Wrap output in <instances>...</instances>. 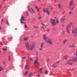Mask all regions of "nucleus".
Returning <instances> with one entry per match:
<instances>
[{
	"label": "nucleus",
	"mask_w": 77,
	"mask_h": 77,
	"mask_svg": "<svg viewBox=\"0 0 77 77\" xmlns=\"http://www.w3.org/2000/svg\"><path fill=\"white\" fill-rule=\"evenodd\" d=\"M43 39L45 40L46 43H49L50 45H51L53 44V41L46 36V35L44 34L43 35Z\"/></svg>",
	"instance_id": "f257e3e1"
},
{
	"label": "nucleus",
	"mask_w": 77,
	"mask_h": 77,
	"mask_svg": "<svg viewBox=\"0 0 77 77\" xmlns=\"http://www.w3.org/2000/svg\"><path fill=\"white\" fill-rule=\"evenodd\" d=\"M36 60H35L34 61V65L35 66V67H38V66H39L40 65L38 61V57H36Z\"/></svg>",
	"instance_id": "f03ea898"
},
{
	"label": "nucleus",
	"mask_w": 77,
	"mask_h": 77,
	"mask_svg": "<svg viewBox=\"0 0 77 77\" xmlns=\"http://www.w3.org/2000/svg\"><path fill=\"white\" fill-rule=\"evenodd\" d=\"M35 43L34 42H33L32 44L30 45L29 46V50L30 49V50H32L33 48H35Z\"/></svg>",
	"instance_id": "7ed1b4c3"
},
{
	"label": "nucleus",
	"mask_w": 77,
	"mask_h": 77,
	"mask_svg": "<svg viewBox=\"0 0 77 77\" xmlns=\"http://www.w3.org/2000/svg\"><path fill=\"white\" fill-rule=\"evenodd\" d=\"M51 23L52 26H54L56 25V20L54 19H50Z\"/></svg>",
	"instance_id": "20e7f679"
},
{
	"label": "nucleus",
	"mask_w": 77,
	"mask_h": 77,
	"mask_svg": "<svg viewBox=\"0 0 77 77\" xmlns=\"http://www.w3.org/2000/svg\"><path fill=\"white\" fill-rule=\"evenodd\" d=\"M72 33H75V35H77V28H76L72 30Z\"/></svg>",
	"instance_id": "39448f33"
},
{
	"label": "nucleus",
	"mask_w": 77,
	"mask_h": 77,
	"mask_svg": "<svg viewBox=\"0 0 77 77\" xmlns=\"http://www.w3.org/2000/svg\"><path fill=\"white\" fill-rule=\"evenodd\" d=\"M25 44L27 49L28 50H29V42H25Z\"/></svg>",
	"instance_id": "423d86ee"
},
{
	"label": "nucleus",
	"mask_w": 77,
	"mask_h": 77,
	"mask_svg": "<svg viewBox=\"0 0 77 77\" xmlns=\"http://www.w3.org/2000/svg\"><path fill=\"white\" fill-rule=\"evenodd\" d=\"M72 60V62H75L77 60V57H74Z\"/></svg>",
	"instance_id": "0eeeda50"
},
{
	"label": "nucleus",
	"mask_w": 77,
	"mask_h": 77,
	"mask_svg": "<svg viewBox=\"0 0 77 77\" xmlns=\"http://www.w3.org/2000/svg\"><path fill=\"white\" fill-rule=\"evenodd\" d=\"M70 28V26L69 25H68L66 27V30L67 31V32L68 33H70V32L69 31V30H68V29H69Z\"/></svg>",
	"instance_id": "6e6552de"
},
{
	"label": "nucleus",
	"mask_w": 77,
	"mask_h": 77,
	"mask_svg": "<svg viewBox=\"0 0 77 77\" xmlns=\"http://www.w3.org/2000/svg\"><path fill=\"white\" fill-rule=\"evenodd\" d=\"M71 61H72V60H71V59L69 61H68L67 62V64L69 65H72V63L71 62Z\"/></svg>",
	"instance_id": "1a4fd4ad"
},
{
	"label": "nucleus",
	"mask_w": 77,
	"mask_h": 77,
	"mask_svg": "<svg viewBox=\"0 0 77 77\" xmlns=\"http://www.w3.org/2000/svg\"><path fill=\"white\" fill-rule=\"evenodd\" d=\"M65 15L61 19V22H63L65 20Z\"/></svg>",
	"instance_id": "9d476101"
},
{
	"label": "nucleus",
	"mask_w": 77,
	"mask_h": 77,
	"mask_svg": "<svg viewBox=\"0 0 77 77\" xmlns=\"http://www.w3.org/2000/svg\"><path fill=\"white\" fill-rule=\"evenodd\" d=\"M23 39L24 41H28L29 39V36H27L26 37H24Z\"/></svg>",
	"instance_id": "9b49d317"
},
{
	"label": "nucleus",
	"mask_w": 77,
	"mask_h": 77,
	"mask_svg": "<svg viewBox=\"0 0 77 77\" xmlns=\"http://www.w3.org/2000/svg\"><path fill=\"white\" fill-rule=\"evenodd\" d=\"M41 25H42V26L41 27L42 29H45V27H46V26L45 25L42 23H41Z\"/></svg>",
	"instance_id": "f8f14e48"
},
{
	"label": "nucleus",
	"mask_w": 77,
	"mask_h": 77,
	"mask_svg": "<svg viewBox=\"0 0 77 77\" xmlns=\"http://www.w3.org/2000/svg\"><path fill=\"white\" fill-rule=\"evenodd\" d=\"M21 20H23V21H27L26 19L24 16H22L21 17Z\"/></svg>",
	"instance_id": "ddd939ff"
},
{
	"label": "nucleus",
	"mask_w": 77,
	"mask_h": 77,
	"mask_svg": "<svg viewBox=\"0 0 77 77\" xmlns=\"http://www.w3.org/2000/svg\"><path fill=\"white\" fill-rule=\"evenodd\" d=\"M44 42H41V44L40 45L41 48H42L43 47V46H44Z\"/></svg>",
	"instance_id": "4468645a"
},
{
	"label": "nucleus",
	"mask_w": 77,
	"mask_h": 77,
	"mask_svg": "<svg viewBox=\"0 0 77 77\" xmlns=\"http://www.w3.org/2000/svg\"><path fill=\"white\" fill-rule=\"evenodd\" d=\"M66 42H67V40L66 39H65L64 40L63 42V44H65Z\"/></svg>",
	"instance_id": "2eb2a0df"
},
{
	"label": "nucleus",
	"mask_w": 77,
	"mask_h": 77,
	"mask_svg": "<svg viewBox=\"0 0 77 77\" xmlns=\"http://www.w3.org/2000/svg\"><path fill=\"white\" fill-rule=\"evenodd\" d=\"M73 4V1H70L69 3V6H72Z\"/></svg>",
	"instance_id": "dca6fc26"
},
{
	"label": "nucleus",
	"mask_w": 77,
	"mask_h": 77,
	"mask_svg": "<svg viewBox=\"0 0 77 77\" xmlns=\"http://www.w3.org/2000/svg\"><path fill=\"white\" fill-rule=\"evenodd\" d=\"M29 65H26L25 67V69H29Z\"/></svg>",
	"instance_id": "f3484780"
},
{
	"label": "nucleus",
	"mask_w": 77,
	"mask_h": 77,
	"mask_svg": "<svg viewBox=\"0 0 77 77\" xmlns=\"http://www.w3.org/2000/svg\"><path fill=\"white\" fill-rule=\"evenodd\" d=\"M68 57V56H65L63 57L64 59H66Z\"/></svg>",
	"instance_id": "a211bd4d"
},
{
	"label": "nucleus",
	"mask_w": 77,
	"mask_h": 77,
	"mask_svg": "<svg viewBox=\"0 0 77 77\" xmlns=\"http://www.w3.org/2000/svg\"><path fill=\"white\" fill-rule=\"evenodd\" d=\"M46 12L48 15H50V12H49V11L48 10H46Z\"/></svg>",
	"instance_id": "6ab92c4d"
},
{
	"label": "nucleus",
	"mask_w": 77,
	"mask_h": 77,
	"mask_svg": "<svg viewBox=\"0 0 77 77\" xmlns=\"http://www.w3.org/2000/svg\"><path fill=\"white\" fill-rule=\"evenodd\" d=\"M74 54L76 56H77V51H75V52Z\"/></svg>",
	"instance_id": "aec40b11"
},
{
	"label": "nucleus",
	"mask_w": 77,
	"mask_h": 77,
	"mask_svg": "<svg viewBox=\"0 0 77 77\" xmlns=\"http://www.w3.org/2000/svg\"><path fill=\"white\" fill-rule=\"evenodd\" d=\"M33 27H34V28H35V29H39V27L38 26H33Z\"/></svg>",
	"instance_id": "412c9836"
},
{
	"label": "nucleus",
	"mask_w": 77,
	"mask_h": 77,
	"mask_svg": "<svg viewBox=\"0 0 77 77\" xmlns=\"http://www.w3.org/2000/svg\"><path fill=\"white\" fill-rule=\"evenodd\" d=\"M74 45H69V47H74Z\"/></svg>",
	"instance_id": "4be33fe9"
},
{
	"label": "nucleus",
	"mask_w": 77,
	"mask_h": 77,
	"mask_svg": "<svg viewBox=\"0 0 77 77\" xmlns=\"http://www.w3.org/2000/svg\"><path fill=\"white\" fill-rule=\"evenodd\" d=\"M8 57L9 60H11V57L10 56H8Z\"/></svg>",
	"instance_id": "5701e85b"
},
{
	"label": "nucleus",
	"mask_w": 77,
	"mask_h": 77,
	"mask_svg": "<svg viewBox=\"0 0 77 77\" xmlns=\"http://www.w3.org/2000/svg\"><path fill=\"white\" fill-rule=\"evenodd\" d=\"M52 66H53V67L54 68H56V67H57V66H55L54 65V64L52 65Z\"/></svg>",
	"instance_id": "b1692460"
},
{
	"label": "nucleus",
	"mask_w": 77,
	"mask_h": 77,
	"mask_svg": "<svg viewBox=\"0 0 77 77\" xmlns=\"http://www.w3.org/2000/svg\"><path fill=\"white\" fill-rule=\"evenodd\" d=\"M32 73H31L29 75L28 77H32Z\"/></svg>",
	"instance_id": "393cba45"
},
{
	"label": "nucleus",
	"mask_w": 77,
	"mask_h": 77,
	"mask_svg": "<svg viewBox=\"0 0 77 77\" xmlns=\"http://www.w3.org/2000/svg\"><path fill=\"white\" fill-rule=\"evenodd\" d=\"M75 8V5H74L72 7V8L71 9V10L72 11V10H73V9H74V8Z\"/></svg>",
	"instance_id": "a878e982"
},
{
	"label": "nucleus",
	"mask_w": 77,
	"mask_h": 77,
	"mask_svg": "<svg viewBox=\"0 0 77 77\" xmlns=\"http://www.w3.org/2000/svg\"><path fill=\"white\" fill-rule=\"evenodd\" d=\"M28 71H27L25 73H24V75L26 76V75H27V73H28Z\"/></svg>",
	"instance_id": "bb28decb"
},
{
	"label": "nucleus",
	"mask_w": 77,
	"mask_h": 77,
	"mask_svg": "<svg viewBox=\"0 0 77 77\" xmlns=\"http://www.w3.org/2000/svg\"><path fill=\"white\" fill-rule=\"evenodd\" d=\"M2 50H3V51H7V49H6L5 48H4L3 49H2Z\"/></svg>",
	"instance_id": "cd10ccee"
},
{
	"label": "nucleus",
	"mask_w": 77,
	"mask_h": 77,
	"mask_svg": "<svg viewBox=\"0 0 77 77\" xmlns=\"http://www.w3.org/2000/svg\"><path fill=\"white\" fill-rule=\"evenodd\" d=\"M56 22L57 24H59V20L58 19H57L56 20Z\"/></svg>",
	"instance_id": "c85d7f7f"
},
{
	"label": "nucleus",
	"mask_w": 77,
	"mask_h": 77,
	"mask_svg": "<svg viewBox=\"0 0 77 77\" xmlns=\"http://www.w3.org/2000/svg\"><path fill=\"white\" fill-rule=\"evenodd\" d=\"M72 14V11H69V15H71Z\"/></svg>",
	"instance_id": "c756f323"
},
{
	"label": "nucleus",
	"mask_w": 77,
	"mask_h": 77,
	"mask_svg": "<svg viewBox=\"0 0 77 77\" xmlns=\"http://www.w3.org/2000/svg\"><path fill=\"white\" fill-rule=\"evenodd\" d=\"M28 9L29 11H30V12L31 13H32V11H30V9L29 8V6H28Z\"/></svg>",
	"instance_id": "7c9ffc66"
},
{
	"label": "nucleus",
	"mask_w": 77,
	"mask_h": 77,
	"mask_svg": "<svg viewBox=\"0 0 77 77\" xmlns=\"http://www.w3.org/2000/svg\"><path fill=\"white\" fill-rule=\"evenodd\" d=\"M45 74H46V75H47V74H48V72L47 71V70L45 71Z\"/></svg>",
	"instance_id": "2f4dec72"
},
{
	"label": "nucleus",
	"mask_w": 77,
	"mask_h": 77,
	"mask_svg": "<svg viewBox=\"0 0 77 77\" xmlns=\"http://www.w3.org/2000/svg\"><path fill=\"white\" fill-rule=\"evenodd\" d=\"M35 9L37 10L38 12H39V10H38V7H37V6H35Z\"/></svg>",
	"instance_id": "473e14b6"
},
{
	"label": "nucleus",
	"mask_w": 77,
	"mask_h": 77,
	"mask_svg": "<svg viewBox=\"0 0 77 77\" xmlns=\"http://www.w3.org/2000/svg\"><path fill=\"white\" fill-rule=\"evenodd\" d=\"M38 19H39V20H41L42 18V17L41 16L39 17L38 18Z\"/></svg>",
	"instance_id": "72a5a7b5"
},
{
	"label": "nucleus",
	"mask_w": 77,
	"mask_h": 77,
	"mask_svg": "<svg viewBox=\"0 0 77 77\" xmlns=\"http://www.w3.org/2000/svg\"><path fill=\"white\" fill-rule=\"evenodd\" d=\"M31 9L33 12L34 13V12H35V11H34L33 9L31 8Z\"/></svg>",
	"instance_id": "f704fd0d"
},
{
	"label": "nucleus",
	"mask_w": 77,
	"mask_h": 77,
	"mask_svg": "<svg viewBox=\"0 0 77 77\" xmlns=\"http://www.w3.org/2000/svg\"><path fill=\"white\" fill-rule=\"evenodd\" d=\"M58 7L59 8H61V4H59Z\"/></svg>",
	"instance_id": "c9c22d12"
},
{
	"label": "nucleus",
	"mask_w": 77,
	"mask_h": 77,
	"mask_svg": "<svg viewBox=\"0 0 77 77\" xmlns=\"http://www.w3.org/2000/svg\"><path fill=\"white\" fill-rule=\"evenodd\" d=\"M7 22L8 26H9V22H8V20H7Z\"/></svg>",
	"instance_id": "e433bc0d"
},
{
	"label": "nucleus",
	"mask_w": 77,
	"mask_h": 77,
	"mask_svg": "<svg viewBox=\"0 0 77 77\" xmlns=\"http://www.w3.org/2000/svg\"><path fill=\"white\" fill-rule=\"evenodd\" d=\"M43 12H44V13H45V9L43 8Z\"/></svg>",
	"instance_id": "4c0bfd02"
},
{
	"label": "nucleus",
	"mask_w": 77,
	"mask_h": 77,
	"mask_svg": "<svg viewBox=\"0 0 77 77\" xmlns=\"http://www.w3.org/2000/svg\"><path fill=\"white\" fill-rule=\"evenodd\" d=\"M0 69H2V70H4V69L2 68V66H0Z\"/></svg>",
	"instance_id": "58836bf2"
},
{
	"label": "nucleus",
	"mask_w": 77,
	"mask_h": 77,
	"mask_svg": "<svg viewBox=\"0 0 77 77\" xmlns=\"http://www.w3.org/2000/svg\"><path fill=\"white\" fill-rule=\"evenodd\" d=\"M30 61H32V60H33V58H31L30 59Z\"/></svg>",
	"instance_id": "ea45409f"
},
{
	"label": "nucleus",
	"mask_w": 77,
	"mask_h": 77,
	"mask_svg": "<svg viewBox=\"0 0 77 77\" xmlns=\"http://www.w3.org/2000/svg\"><path fill=\"white\" fill-rule=\"evenodd\" d=\"M59 62H60V61H58L57 62L55 63H59Z\"/></svg>",
	"instance_id": "a19ab883"
},
{
	"label": "nucleus",
	"mask_w": 77,
	"mask_h": 77,
	"mask_svg": "<svg viewBox=\"0 0 77 77\" xmlns=\"http://www.w3.org/2000/svg\"><path fill=\"white\" fill-rule=\"evenodd\" d=\"M25 28H26V29L27 28V25H25Z\"/></svg>",
	"instance_id": "79ce46f5"
},
{
	"label": "nucleus",
	"mask_w": 77,
	"mask_h": 77,
	"mask_svg": "<svg viewBox=\"0 0 77 77\" xmlns=\"http://www.w3.org/2000/svg\"><path fill=\"white\" fill-rule=\"evenodd\" d=\"M20 22H21V24H23V21H22V20H21V19L20 20Z\"/></svg>",
	"instance_id": "37998d69"
},
{
	"label": "nucleus",
	"mask_w": 77,
	"mask_h": 77,
	"mask_svg": "<svg viewBox=\"0 0 77 77\" xmlns=\"http://www.w3.org/2000/svg\"><path fill=\"white\" fill-rule=\"evenodd\" d=\"M72 24V23H70L68 25H69L70 26H71V25Z\"/></svg>",
	"instance_id": "c03bdc74"
},
{
	"label": "nucleus",
	"mask_w": 77,
	"mask_h": 77,
	"mask_svg": "<svg viewBox=\"0 0 77 77\" xmlns=\"http://www.w3.org/2000/svg\"><path fill=\"white\" fill-rule=\"evenodd\" d=\"M47 32H49V31H50V29H47Z\"/></svg>",
	"instance_id": "a18cd8bd"
},
{
	"label": "nucleus",
	"mask_w": 77,
	"mask_h": 77,
	"mask_svg": "<svg viewBox=\"0 0 77 77\" xmlns=\"http://www.w3.org/2000/svg\"><path fill=\"white\" fill-rule=\"evenodd\" d=\"M39 50H42V48H39Z\"/></svg>",
	"instance_id": "49530a36"
},
{
	"label": "nucleus",
	"mask_w": 77,
	"mask_h": 77,
	"mask_svg": "<svg viewBox=\"0 0 77 77\" xmlns=\"http://www.w3.org/2000/svg\"><path fill=\"white\" fill-rule=\"evenodd\" d=\"M49 61V60L48 59L46 60V62H48Z\"/></svg>",
	"instance_id": "de8ad7c7"
},
{
	"label": "nucleus",
	"mask_w": 77,
	"mask_h": 77,
	"mask_svg": "<svg viewBox=\"0 0 77 77\" xmlns=\"http://www.w3.org/2000/svg\"><path fill=\"white\" fill-rule=\"evenodd\" d=\"M42 68L40 69L39 70L40 71H42Z\"/></svg>",
	"instance_id": "09e8293b"
},
{
	"label": "nucleus",
	"mask_w": 77,
	"mask_h": 77,
	"mask_svg": "<svg viewBox=\"0 0 77 77\" xmlns=\"http://www.w3.org/2000/svg\"><path fill=\"white\" fill-rule=\"evenodd\" d=\"M38 51H36V55H38Z\"/></svg>",
	"instance_id": "8fccbe9b"
},
{
	"label": "nucleus",
	"mask_w": 77,
	"mask_h": 77,
	"mask_svg": "<svg viewBox=\"0 0 77 77\" xmlns=\"http://www.w3.org/2000/svg\"><path fill=\"white\" fill-rule=\"evenodd\" d=\"M0 44L1 45H3V44L1 42H0Z\"/></svg>",
	"instance_id": "3c124183"
},
{
	"label": "nucleus",
	"mask_w": 77,
	"mask_h": 77,
	"mask_svg": "<svg viewBox=\"0 0 77 77\" xmlns=\"http://www.w3.org/2000/svg\"><path fill=\"white\" fill-rule=\"evenodd\" d=\"M3 18H2L1 20V22H2L3 21Z\"/></svg>",
	"instance_id": "603ef678"
},
{
	"label": "nucleus",
	"mask_w": 77,
	"mask_h": 77,
	"mask_svg": "<svg viewBox=\"0 0 77 77\" xmlns=\"http://www.w3.org/2000/svg\"><path fill=\"white\" fill-rule=\"evenodd\" d=\"M63 35H65V32H63Z\"/></svg>",
	"instance_id": "864d4df0"
},
{
	"label": "nucleus",
	"mask_w": 77,
	"mask_h": 77,
	"mask_svg": "<svg viewBox=\"0 0 77 77\" xmlns=\"http://www.w3.org/2000/svg\"><path fill=\"white\" fill-rule=\"evenodd\" d=\"M3 65H5V62L4 61L3 62Z\"/></svg>",
	"instance_id": "5fc2aeb1"
},
{
	"label": "nucleus",
	"mask_w": 77,
	"mask_h": 77,
	"mask_svg": "<svg viewBox=\"0 0 77 77\" xmlns=\"http://www.w3.org/2000/svg\"><path fill=\"white\" fill-rule=\"evenodd\" d=\"M51 9H53V8L52 7H51L50 8Z\"/></svg>",
	"instance_id": "6e6d98bb"
},
{
	"label": "nucleus",
	"mask_w": 77,
	"mask_h": 77,
	"mask_svg": "<svg viewBox=\"0 0 77 77\" xmlns=\"http://www.w3.org/2000/svg\"><path fill=\"white\" fill-rule=\"evenodd\" d=\"M41 73H42V71H41Z\"/></svg>",
	"instance_id": "4d7b16f0"
},
{
	"label": "nucleus",
	"mask_w": 77,
	"mask_h": 77,
	"mask_svg": "<svg viewBox=\"0 0 77 77\" xmlns=\"http://www.w3.org/2000/svg\"><path fill=\"white\" fill-rule=\"evenodd\" d=\"M35 73H36V72H35L33 73V74H35Z\"/></svg>",
	"instance_id": "13d9d810"
},
{
	"label": "nucleus",
	"mask_w": 77,
	"mask_h": 77,
	"mask_svg": "<svg viewBox=\"0 0 77 77\" xmlns=\"http://www.w3.org/2000/svg\"><path fill=\"white\" fill-rule=\"evenodd\" d=\"M1 29H2V27H0V30H1Z\"/></svg>",
	"instance_id": "bf43d9fd"
},
{
	"label": "nucleus",
	"mask_w": 77,
	"mask_h": 77,
	"mask_svg": "<svg viewBox=\"0 0 77 77\" xmlns=\"http://www.w3.org/2000/svg\"><path fill=\"white\" fill-rule=\"evenodd\" d=\"M23 58L24 59H26V57H23Z\"/></svg>",
	"instance_id": "052dcab7"
},
{
	"label": "nucleus",
	"mask_w": 77,
	"mask_h": 77,
	"mask_svg": "<svg viewBox=\"0 0 77 77\" xmlns=\"http://www.w3.org/2000/svg\"><path fill=\"white\" fill-rule=\"evenodd\" d=\"M0 71H2V69H0Z\"/></svg>",
	"instance_id": "680f3d73"
},
{
	"label": "nucleus",
	"mask_w": 77,
	"mask_h": 77,
	"mask_svg": "<svg viewBox=\"0 0 77 77\" xmlns=\"http://www.w3.org/2000/svg\"><path fill=\"white\" fill-rule=\"evenodd\" d=\"M26 61H28V59H26Z\"/></svg>",
	"instance_id": "e2e57ef3"
},
{
	"label": "nucleus",
	"mask_w": 77,
	"mask_h": 77,
	"mask_svg": "<svg viewBox=\"0 0 77 77\" xmlns=\"http://www.w3.org/2000/svg\"><path fill=\"white\" fill-rule=\"evenodd\" d=\"M4 1H6V0H3Z\"/></svg>",
	"instance_id": "0e129e2a"
},
{
	"label": "nucleus",
	"mask_w": 77,
	"mask_h": 77,
	"mask_svg": "<svg viewBox=\"0 0 77 77\" xmlns=\"http://www.w3.org/2000/svg\"><path fill=\"white\" fill-rule=\"evenodd\" d=\"M38 77H39V75H38Z\"/></svg>",
	"instance_id": "69168bd1"
},
{
	"label": "nucleus",
	"mask_w": 77,
	"mask_h": 77,
	"mask_svg": "<svg viewBox=\"0 0 77 77\" xmlns=\"http://www.w3.org/2000/svg\"><path fill=\"white\" fill-rule=\"evenodd\" d=\"M27 16H28V14H27Z\"/></svg>",
	"instance_id": "338daca9"
},
{
	"label": "nucleus",
	"mask_w": 77,
	"mask_h": 77,
	"mask_svg": "<svg viewBox=\"0 0 77 77\" xmlns=\"http://www.w3.org/2000/svg\"><path fill=\"white\" fill-rule=\"evenodd\" d=\"M38 1H40V0H38Z\"/></svg>",
	"instance_id": "774afa93"
}]
</instances>
